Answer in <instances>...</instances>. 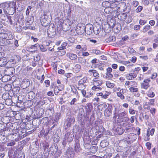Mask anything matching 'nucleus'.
<instances>
[{"instance_id": "nucleus-1", "label": "nucleus", "mask_w": 158, "mask_h": 158, "mask_svg": "<svg viewBox=\"0 0 158 158\" xmlns=\"http://www.w3.org/2000/svg\"><path fill=\"white\" fill-rule=\"evenodd\" d=\"M15 4L14 2H5L4 14L12 15L15 12Z\"/></svg>"}, {"instance_id": "nucleus-2", "label": "nucleus", "mask_w": 158, "mask_h": 158, "mask_svg": "<svg viewBox=\"0 0 158 158\" xmlns=\"http://www.w3.org/2000/svg\"><path fill=\"white\" fill-rule=\"evenodd\" d=\"M49 12L44 11V14L41 15L40 18V21L43 26L46 27L51 22L49 16Z\"/></svg>"}, {"instance_id": "nucleus-3", "label": "nucleus", "mask_w": 158, "mask_h": 158, "mask_svg": "<svg viewBox=\"0 0 158 158\" xmlns=\"http://www.w3.org/2000/svg\"><path fill=\"white\" fill-rule=\"evenodd\" d=\"M49 152L54 156L52 158H58L61 153L60 151L58 150V147L55 143L52 144L49 148Z\"/></svg>"}, {"instance_id": "nucleus-4", "label": "nucleus", "mask_w": 158, "mask_h": 158, "mask_svg": "<svg viewBox=\"0 0 158 158\" xmlns=\"http://www.w3.org/2000/svg\"><path fill=\"white\" fill-rule=\"evenodd\" d=\"M75 121V119L74 117L70 114L67 113L66 114V120L64 122L65 129H67L68 127H71L72 124Z\"/></svg>"}, {"instance_id": "nucleus-5", "label": "nucleus", "mask_w": 158, "mask_h": 158, "mask_svg": "<svg viewBox=\"0 0 158 158\" xmlns=\"http://www.w3.org/2000/svg\"><path fill=\"white\" fill-rule=\"evenodd\" d=\"M6 125L4 123H0V133H2L3 136H8L11 133H8L10 131L9 128H6Z\"/></svg>"}, {"instance_id": "nucleus-6", "label": "nucleus", "mask_w": 158, "mask_h": 158, "mask_svg": "<svg viewBox=\"0 0 158 158\" xmlns=\"http://www.w3.org/2000/svg\"><path fill=\"white\" fill-rule=\"evenodd\" d=\"M120 121L122 122H127L129 120V118L127 117V113L125 111L121 112H119L118 114V118Z\"/></svg>"}, {"instance_id": "nucleus-7", "label": "nucleus", "mask_w": 158, "mask_h": 158, "mask_svg": "<svg viewBox=\"0 0 158 158\" xmlns=\"http://www.w3.org/2000/svg\"><path fill=\"white\" fill-rule=\"evenodd\" d=\"M81 110H82L81 111V113H79V116H81L80 117L81 118H82L83 117L84 119L86 118V120H88L89 119V115H91L90 118V120L91 121L92 119V117H93L94 116L93 113L91 111L86 110V114L85 115V114H83V113L82 112V111H83V109H82Z\"/></svg>"}, {"instance_id": "nucleus-8", "label": "nucleus", "mask_w": 158, "mask_h": 158, "mask_svg": "<svg viewBox=\"0 0 158 158\" xmlns=\"http://www.w3.org/2000/svg\"><path fill=\"white\" fill-rule=\"evenodd\" d=\"M54 26V24H50L47 31L48 35L51 37H54L56 34V29L55 26Z\"/></svg>"}, {"instance_id": "nucleus-9", "label": "nucleus", "mask_w": 158, "mask_h": 158, "mask_svg": "<svg viewBox=\"0 0 158 158\" xmlns=\"http://www.w3.org/2000/svg\"><path fill=\"white\" fill-rule=\"evenodd\" d=\"M85 26L83 24H78L76 27V31L79 35H82L85 32Z\"/></svg>"}, {"instance_id": "nucleus-10", "label": "nucleus", "mask_w": 158, "mask_h": 158, "mask_svg": "<svg viewBox=\"0 0 158 158\" xmlns=\"http://www.w3.org/2000/svg\"><path fill=\"white\" fill-rule=\"evenodd\" d=\"M66 154L67 156H62L60 158H72L75 156V152L73 148H69L66 152Z\"/></svg>"}, {"instance_id": "nucleus-11", "label": "nucleus", "mask_w": 158, "mask_h": 158, "mask_svg": "<svg viewBox=\"0 0 158 158\" xmlns=\"http://www.w3.org/2000/svg\"><path fill=\"white\" fill-rule=\"evenodd\" d=\"M94 30V27L93 25L90 24H88L85 26V32L88 35H91Z\"/></svg>"}, {"instance_id": "nucleus-12", "label": "nucleus", "mask_w": 158, "mask_h": 158, "mask_svg": "<svg viewBox=\"0 0 158 158\" xmlns=\"http://www.w3.org/2000/svg\"><path fill=\"white\" fill-rule=\"evenodd\" d=\"M74 135L72 132H67L65 135L64 139L67 140V142H70L73 139Z\"/></svg>"}, {"instance_id": "nucleus-13", "label": "nucleus", "mask_w": 158, "mask_h": 158, "mask_svg": "<svg viewBox=\"0 0 158 158\" xmlns=\"http://www.w3.org/2000/svg\"><path fill=\"white\" fill-rule=\"evenodd\" d=\"M12 95H11L10 94H8L10 97L11 98V100L12 102L15 103L16 102H18L19 101H21V100H19L20 97V95L18 96V94H12Z\"/></svg>"}, {"instance_id": "nucleus-14", "label": "nucleus", "mask_w": 158, "mask_h": 158, "mask_svg": "<svg viewBox=\"0 0 158 158\" xmlns=\"http://www.w3.org/2000/svg\"><path fill=\"white\" fill-rule=\"evenodd\" d=\"M30 82L29 80L27 79H23L21 83V86L23 89L27 88L29 86Z\"/></svg>"}, {"instance_id": "nucleus-15", "label": "nucleus", "mask_w": 158, "mask_h": 158, "mask_svg": "<svg viewBox=\"0 0 158 158\" xmlns=\"http://www.w3.org/2000/svg\"><path fill=\"white\" fill-rule=\"evenodd\" d=\"M150 80L149 79L144 80L143 82L141 84V87L145 89H147L149 86V83Z\"/></svg>"}, {"instance_id": "nucleus-16", "label": "nucleus", "mask_w": 158, "mask_h": 158, "mask_svg": "<svg viewBox=\"0 0 158 158\" xmlns=\"http://www.w3.org/2000/svg\"><path fill=\"white\" fill-rule=\"evenodd\" d=\"M112 114V110L111 106H108L106 108L104 111V115L105 116L109 117Z\"/></svg>"}, {"instance_id": "nucleus-17", "label": "nucleus", "mask_w": 158, "mask_h": 158, "mask_svg": "<svg viewBox=\"0 0 158 158\" xmlns=\"http://www.w3.org/2000/svg\"><path fill=\"white\" fill-rule=\"evenodd\" d=\"M19 87H15L13 88L11 90L9 91L8 94L12 95V94H18V93L20 90Z\"/></svg>"}, {"instance_id": "nucleus-18", "label": "nucleus", "mask_w": 158, "mask_h": 158, "mask_svg": "<svg viewBox=\"0 0 158 158\" xmlns=\"http://www.w3.org/2000/svg\"><path fill=\"white\" fill-rule=\"evenodd\" d=\"M113 130L119 135L122 134L125 131L121 126H118L117 128L114 127L113 128Z\"/></svg>"}, {"instance_id": "nucleus-19", "label": "nucleus", "mask_w": 158, "mask_h": 158, "mask_svg": "<svg viewBox=\"0 0 158 158\" xmlns=\"http://www.w3.org/2000/svg\"><path fill=\"white\" fill-rule=\"evenodd\" d=\"M5 72L7 75H12L15 73V69L12 67H9L6 69Z\"/></svg>"}, {"instance_id": "nucleus-20", "label": "nucleus", "mask_w": 158, "mask_h": 158, "mask_svg": "<svg viewBox=\"0 0 158 158\" xmlns=\"http://www.w3.org/2000/svg\"><path fill=\"white\" fill-rule=\"evenodd\" d=\"M114 116L113 117V119L114 120H116L117 117H118V114L119 112L120 111L121 109L120 107H118L117 106H114Z\"/></svg>"}, {"instance_id": "nucleus-21", "label": "nucleus", "mask_w": 158, "mask_h": 158, "mask_svg": "<svg viewBox=\"0 0 158 158\" xmlns=\"http://www.w3.org/2000/svg\"><path fill=\"white\" fill-rule=\"evenodd\" d=\"M105 27H103L104 28V30L106 31V30L108 29V28H110V29L111 28H113L114 27V23H112L111 22H107V23L105 24ZM111 29H110L109 31H110Z\"/></svg>"}, {"instance_id": "nucleus-22", "label": "nucleus", "mask_w": 158, "mask_h": 158, "mask_svg": "<svg viewBox=\"0 0 158 158\" xmlns=\"http://www.w3.org/2000/svg\"><path fill=\"white\" fill-rule=\"evenodd\" d=\"M75 151L76 152H79L81 150V148L79 143V140L77 139L75 141Z\"/></svg>"}, {"instance_id": "nucleus-23", "label": "nucleus", "mask_w": 158, "mask_h": 158, "mask_svg": "<svg viewBox=\"0 0 158 158\" xmlns=\"http://www.w3.org/2000/svg\"><path fill=\"white\" fill-rule=\"evenodd\" d=\"M88 140H87L86 141L85 140H84L85 143L84 145V147L85 149L89 150L90 148H91L90 147L91 146V145L90 144V139L89 138V137H88Z\"/></svg>"}, {"instance_id": "nucleus-24", "label": "nucleus", "mask_w": 158, "mask_h": 158, "mask_svg": "<svg viewBox=\"0 0 158 158\" xmlns=\"http://www.w3.org/2000/svg\"><path fill=\"white\" fill-rule=\"evenodd\" d=\"M15 9H17L19 11H21L24 8V5L21 2H20L17 4L16 6H15Z\"/></svg>"}, {"instance_id": "nucleus-25", "label": "nucleus", "mask_w": 158, "mask_h": 158, "mask_svg": "<svg viewBox=\"0 0 158 158\" xmlns=\"http://www.w3.org/2000/svg\"><path fill=\"white\" fill-rule=\"evenodd\" d=\"M110 149L108 148L106 150V153L103 156V158H110L112 156V153L110 152Z\"/></svg>"}, {"instance_id": "nucleus-26", "label": "nucleus", "mask_w": 158, "mask_h": 158, "mask_svg": "<svg viewBox=\"0 0 158 158\" xmlns=\"http://www.w3.org/2000/svg\"><path fill=\"white\" fill-rule=\"evenodd\" d=\"M35 96V93L32 91H31L27 95V98L28 101H31L34 98Z\"/></svg>"}, {"instance_id": "nucleus-27", "label": "nucleus", "mask_w": 158, "mask_h": 158, "mask_svg": "<svg viewBox=\"0 0 158 158\" xmlns=\"http://www.w3.org/2000/svg\"><path fill=\"white\" fill-rule=\"evenodd\" d=\"M7 63L6 58L5 57L0 58V67H2L6 65Z\"/></svg>"}, {"instance_id": "nucleus-28", "label": "nucleus", "mask_w": 158, "mask_h": 158, "mask_svg": "<svg viewBox=\"0 0 158 158\" xmlns=\"http://www.w3.org/2000/svg\"><path fill=\"white\" fill-rule=\"evenodd\" d=\"M114 31L116 33H118L121 30V24L119 23H117L114 25Z\"/></svg>"}, {"instance_id": "nucleus-29", "label": "nucleus", "mask_w": 158, "mask_h": 158, "mask_svg": "<svg viewBox=\"0 0 158 158\" xmlns=\"http://www.w3.org/2000/svg\"><path fill=\"white\" fill-rule=\"evenodd\" d=\"M101 30V29L100 26H94V27L93 32H94L95 34L97 35L100 33Z\"/></svg>"}, {"instance_id": "nucleus-30", "label": "nucleus", "mask_w": 158, "mask_h": 158, "mask_svg": "<svg viewBox=\"0 0 158 158\" xmlns=\"http://www.w3.org/2000/svg\"><path fill=\"white\" fill-rule=\"evenodd\" d=\"M95 78L94 80L93 85L97 86H100L103 83V81L102 80H96Z\"/></svg>"}, {"instance_id": "nucleus-31", "label": "nucleus", "mask_w": 158, "mask_h": 158, "mask_svg": "<svg viewBox=\"0 0 158 158\" xmlns=\"http://www.w3.org/2000/svg\"><path fill=\"white\" fill-rule=\"evenodd\" d=\"M154 89L152 88H151L148 91V96L151 98L153 97L155 94L153 92Z\"/></svg>"}, {"instance_id": "nucleus-32", "label": "nucleus", "mask_w": 158, "mask_h": 158, "mask_svg": "<svg viewBox=\"0 0 158 158\" xmlns=\"http://www.w3.org/2000/svg\"><path fill=\"white\" fill-rule=\"evenodd\" d=\"M118 16V19H119L120 17V19L121 20L124 21L127 18V15L125 13H122L121 14L119 15Z\"/></svg>"}, {"instance_id": "nucleus-33", "label": "nucleus", "mask_w": 158, "mask_h": 158, "mask_svg": "<svg viewBox=\"0 0 158 158\" xmlns=\"http://www.w3.org/2000/svg\"><path fill=\"white\" fill-rule=\"evenodd\" d=\"M109 145V143L107 142L106 140H103L100 143V145L102 148H104Z\"/></svg>"}, {"instance_id": "nucleus-34", "label": "nucleus", "mask_w": 158, "mask_h": 158, "mask_svg": "<svg viewBox=\"0 0 158 158\" xmlns=\"http://www.w3.org/2000/svg\"><path fill=\"white\" fill-rule=\"evenodd\" d=\"M68 55V56L71 60H75L77 57V56L76 54L73 53H69Z\"/></svg>"}, {"instance_id": "nucleus-35", "label": "nucleus", "mask_w": 158, "mask_h": 158, "mask_svg": "<svg viewBox=\"0 0 158 158\" xmlns=\"http://www.w3.org/2000/svg\"><path fill=\"white\" fill-rule=\"evenodd\" d=\"M89 72H92L93 73V75L95 77H99V74L97 72V71L94 69H92V70H89Z\"/></svg>"}, {"instance_id": "nucleus-36", "label": "nucleus", "mask_w": 158, "mask_h": 158, "mask_svg": "<svg viewBox=\"0 0 158 158\" xmlns=\"http://www.w3.org/2000/svg\"><path fill=\"white\" fill-rule=\"evenodd\" d=\"M39 121L40 122V123L45 124L48 122V118L47 117H45L43 118L42 119H40Z\"/></svg>"}, {"instance_id": "nucleus-37", "label": "nucleus", "mask_w": 158, "mask_h": 158, "mask_svg": "<svg viewBox=\"0 0 158 158\" xmlns=\"http://www.w3.org/2000/svg\"><path fill=\"white\" fill-rule=\"evenodd\" d=\"M115 37L114 36H110L109 38L106 39V42H114L115 41Z\"/></svg>"}, {"instance_id": "nucleus-38", "label": "nucleus", "mask_w": 158, "mask_h": 158, "mask_svg": "<svg viewBox=\"0 0 158 158\" xmlns=\"http://www.w3.org/2000/svg\"><path fill=\"white\" fill-rule=\"evenodd\" d=\"M4 6L5 3H2L0 4V14L4 13Z\"/></svg>"}, {"instance_id": "nucleus-39", "label": "nucleus", "mask_w": 158, "mask_h": 158, "mask_svg": "<svg viewBox=\"0 0 158 158\" xmlns=\"http://www.w3.org/2000/svg\"><path fill=\"white\" fill-rule=\"evenodd\" d=\"M91 148L89 150H90V152L93 153H95L97 150L98 147L96 146H91Z\"/></svg>"}, {"instance_id": "nucleus-40", "label": "nucleus", "mask_w": 158, "mask_h": 158, "mask_svg": "<svg viewBox=\"0 0 158 158\" xmlns=\"http://www.w3.org/2000/svg\"><path fill=\"white\" fill-rule=\"evenodd\" d=\"M5 38L7 40H10L13 38V35L10 33H5Z\"/></svg>"}, {"instance_id": "nucleus-41", "label": "nucleus", "mask_w": 158, "mask_h": 158, "mask_svg": "<svg viewBox=\"0 0 158 158\" xmlns=\"http://www.w3.org/2000/svg\"><path fill=\"white\" fill-rule=\"evenodd\" d=\"M62 91V90L60 89L59 88V86H56L55 87L54 89V92L55 95H58L59 91Z\"/></svg>"}, {"instance_id": "nucleus-42", "label": "nucleus", "mask_w": 158, "mask_h": 158, "mask_svg": "<svg viewBox=\"0 0 158 158\" xmlns=\"http://www.w3.org/2000/svg\"><path fill=\"white\" fill-rule=\"evenodd\" d=\"M86 110L91 111L93 109V106L90 103H88L86 104L85 106Z\"/></svg>"}, {"instance_id": "nucleus-43", "label": "nucleus", "mask_w": 158, "mask_h": 158, "mask_svg": "<svg viewBox=\"0 0 158 158\" xmlns=\"http://www.w3.org/2000/svg\"><path fill=\"white\" fill-rule=\"evenodd\" d=\"M102 5L103 6L106 8H108L110 6V3L108 1L103 2Z\"/></svg>"}, {"instance_id": "nucleus-44", "label": "nucleus", "mask_w": 158, "mask_h": 158, "mask_svg": "<svg viewBox=\"0 0 158 158\" xmlns=\"http://www.w3.org/2000/svg\"><path fill=\"white\" fill-rule=\"evenodd\" d=\"M58 51L57 52H58V54L60 55V56H62L64 55L66 53V52L65 50H64V49H58Z\"/></svg>"}, {"instance_id": "nucleus-45", "label": "nucleus", "mask_w": 158, "mask_h": 158, "mask_svg": "<svg viewBox=\"0 0 158 158\" xmlns=\"http://www.w3.org/2000/svg\"><path fill=\"white\" fill-rule=\"evenodd\" d=\"M78 86L77 87V88L79 90H83L85 88L86 86L84 84H78Z\"/></svg>"}, {"instance_id": "nucleus-46", "label": "nucleus", "mask_w": 158, "mask_h": 158, "mask_svg": "<svg viewBox=\"0 0 158 158\" xmlns=\"http://www.w3.org/2000/svg\"><path fill=\"white\" fill-rule=\"evenodd\" d=\"M106 85L108 88H112L114 86V85L113 83H111L109 81H107L106 82Z\"/></svg>"}, {"instance_id": "nucleus-47", "label": "nucleus", "mask_w": 158, "mask_h": 158, "mask_svg": "<svg viewBox=\"0 0 158 158\" xmlns=\"http://www.w3.org/2000/svg\"><path fill=\"white\" fill-rule=\"evenodd\" d=\"M70 28V25L68 26L66 24L64 25L63 26V30L65 31L69 30Z\"/></svg>"}, {"instance_id": "nucleus-48", "label": "nucleus", "mask_w": 158, "mask_h": 158, "mask_svg": "<svg viewBox=\"0 0 158 158\" xmlns=\"http://www.w3.org/2000/svg\"><path fill=\"white\" fill-rule=\"evenodd\" d=\"M87 80L86 77H84L78 81V84H84L86 82Z\"/></svg>"}, {"instance_id": "nucleus-49", "label": "nucleus", "mask_w": 158, "mask_h": 158, "mask_svg": "<svg viewBox=\"0 0 158 158\" xmlns=\"http://www.w3.org/2000/svg\"><path fill=\"white\" fill-rule=\"evenodd\" d=\"M130 92H137L138 91V89L137 88L130 87L129 89Z\"/></svg>"}, {"instance_id": "nucleus-50", "label": "nucleus", "mask_w": 158, "mask_h": 158, "mask_svg": "<svg viewBox=\"0 0 158 158\" xmlns=\"http://www.w3.org/2000/svg\"><path fill=\"white\" fill-rule=\"evenodd\" d=\"M71 91L76 94H78L77 91L74 86L71 87Z\"/></svg>"}, {"instance_id": "nucleus-51", "label": "nucleus", "mask_w": 158, "mask_h": 158, "mask_svg": "<svg viewBox=\"0 0 158 158\" xmlns=\"http://www.w3.org/2000/svg\"><path fill=\"white\" fill-rule=\"evenodd\" d=\"M147 131L149 133L150 135H153L155 131V129L154 128H152V129H151L150 128H148Z\"/></svg>"}, {"instance_id": "nucleus-52", "label": "nucleus", "mask_w": 158, "mask_h": 158, "mask_svg": "<svg viewBox=\"0 0 158 158\" xmlns=\"http://www.w3.org/2000/svg\"><path fill=\"white\" fill-rule=\"evenodd\" d=\"M67 45V43L65 42H64L62 43L61 46L58 48V49H66V46Z\"/></svg>"}, {"instance_id": "nucleus-53", "label": "nucleus", "mask_w": 158, "mask_h": 158, "mask_svg": "<svg viewBox=\"0 0 158 158\" xmlns=\"http://www.w3.org/2000/svg\"><path fill=\"white\" fill-rule=\"evenodd\" d=\"M132 19L131 16L130 15H129L127 17V19H126L125 22L127 23H131L132 21Z\"/></svg>"}, {"instance_id": "nucleus-54", "label": "nucleus", "mask_w": 158, "mask_h": 158, "mask_svg": "<svg viewBox=\"0 0 158 158\" xmlns=\"http://www.w3.org/2000/svg\"><path fill=\"white\" fill-rule=\"evenodd\" d=\"M16 60H15L14 59H11L8 62H7V64H10V63H12V65H11L12 66H14L15 64L16 63Z\"/></svg>"}, {"instance_id": "nucleus-55", "label": "nucleus", "mask_w": 158, "mask_h": 158, "mask_svg": "<svg viewBox=\"0 0 158 158\" xmlns=\"http://www.w3.org/2000/svg\"><path fill=\"white\" fill-rule=\"evenodd\" d=\"M43 148L44 152H45L46 150H48L49 147V144L48 143H45L43 145Z\"/></svg>"}, {"instance_id": "nucleus-56", "label": "nucleus", "mask_w": 158, "mask_h": 158, "mask_svg": "<svg viewBox=\"0 0 158 158\" xmlns=\"http://www.w3.org/2000/svg\"><path fill=\"white\" fill-rule=\"evenodd\" d=\"M40 59V56L38 55H36L34 56V60L35 61H38Z\"/></svg>"}, {"instance_id": "nucleus-57", "label": "nucleus", "mask_w": 158, "mask_h": 158, "mask_svg": "<svg viewBox=\"0 0 158 158\" xmlns=\"http://www.w3.org/2000/svg\"><path fill=\"white\" fill-rule=\"evenodd\" d=\"M78 60L79 62L81 64H85L86 62V60L83 59V58L81 57L79 58Z\"/></svg>"}, {"instance_id": "nucleus-58", "label": "nucleus", "mask_w": 158, "mask_h": 158, "mask_svg": "<svg viewBox=\"0 0 158 158\" xmlns=\"http://www.w3.org/2000/svg\"><path fill=\"white\" fill-rule=\"evenodd\" d=\"M32 7L31 6H28L27 9L26 11V15H28L30 12L31 11Z\"/></svg>"}, {"instance_id": "nucleus-59", "label": "nucleus", "mask_w": 158, "mask_h": 158, "mask_svg": "<svg viewBox=\"0 0 158 158\" xmlns=\"http://www.w3.org/2000/svg\"><path fill=\"white\" fill-rule=\"evenodd\" d=\"M7 22H9L10 24H12V21L11 19L12 17L10 16H7Z\"/></svg>"}, {"instance_id": "nucleus-60", "label": "nucleus", "mask_w": 158, "mask_h": 158, "mask_svg": "<svg viewBox=\"0 0 158 158\" xmlns=\"http://www.w3.org/2000/svg\"><path fill=\"white\" fill-rule=\"evenodd\" d=\"M81 66L80 65L77 64L75 65V68L77 71L79 72L81 69Z\"/></svg>"}, {"instance_id": "nucleus-61", "label": "nucleus", "mask_w": 158, "mask_h": 158, "mask_svg": "<svg viewBox=\"0 0 158 158\" xmlns=\"http://www.w3.org/2000/svg\"><path fill=\"white\" fill-rule=\"evenodd\" d=\"M150 27L149 25H147L143 28V31L144 32H146L150 28Z\"/></svg>"}, {"instance_id": "nucleus-62", "label": "nucleus", "mask_w": 158, "mask_h": 158, "mask_svg": "<svg viewBox=\"0 0 158 158\" xmlns=\"http://www.w3.org/2000/svg\"><path fill=\"white\" fill-rule=\"evenodd\" d=\"M117 96L119 97L121 99H124L125 97L122 94L118 92H117Z\"/></svg>"}, {"instance_id": "nucleus-63", "label": "nucleus", "mask_w": 158, "mask_h": 158, "mask_svg": "<svg viewBox=\"0 0 158 158\" xmlns=\"http://www.w3.org/2000/svg\"><path fill=\"white\" fill-rule=\"evenodd\" d=\"M143 8V7L139 6L136 9L135 11L137 13L139 12L142 10Z\"/></svg>"}, {"instance_id": "nucleus-64", "label": "nucleus", "mask_w": 158, "mask_h": 158, "mask_svg": "<svg viewBox=\"0 0 158 158\" xmlns=\"http://www.w3.org/2000/svg\"><path fill=\"white\" fill-rule=\"evenodd\" d=\"M136 85V82L135 81H131L130 82V85L129 87H132L135 86Z\"/></svg>"}]
</instances>
